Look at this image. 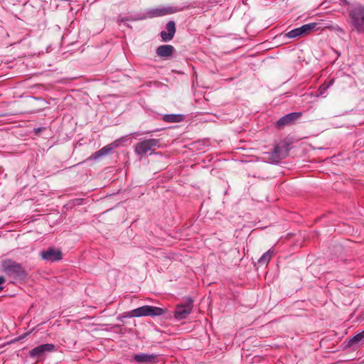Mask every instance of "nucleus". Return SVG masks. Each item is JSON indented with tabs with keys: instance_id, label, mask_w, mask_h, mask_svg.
<instances>
[{
	"instance_id": "2eb2a0df",
	"label": "nucleus",
	"mask_w": 364,
	"mask_h": 364,
	"mask_svg": "<svg viewBox=\"0 0 364 364\" xmlns=\"http://www.w3.org/2000/svg\"><path fill=\"white\" fill-rule=\"evenodd\" d=\"M274 255V252L271 250H268L258 259V264L260 266L267 265Z\"/></svg>"
},
{
	"instance_id": "6e6552de",
	"label": "nucleus",
	"mask_w": 364,
	"mask_h": 364,
	"mask_svg": "<svg viewBox=\"0 0 364 364\" xmlns=\"http://www.w3.org/2000/svg\"><path fill=\"white\" fill-rule=\"evenodd\" d=\"M192 301L191 300L189 302L186 304H180L178 305L176 308L174 312V316L177 319H183L187 317L188 314H191L192 311Z\"/></svg>"
},
{
	"instance_id": "6ab92c4d",
	"label": "nucleus",
	"mask_w": 364,
	"mask_h": 364,
	"mask_svg": "<svg viewBox=\"0 0 364 364\" xmlns=\"http://www.w3.org/2000/svg\"><path fill=\"white\" fill-rule=\"evenodd\" d=\"M161 37L162 40L165 42L169 41L173 38V36L171 34L167 33L165 31L161 32Z\"/></svg>"
},
{
	"instance_id": "39448f33",
	"label": "nucleus",
	"mask_w": 364,
	"mask_h": 364,
	"mask_svg": "<svg viewBox=\"0 0 364 364\" xmlns=\"http://www.w3.org/2000/svg\"><path fill=\"white\" fill-rule=\"evenodd\" d=\"M317 26L318 24L316 23L304 24L299 28L290 31L286 35L289 38L304 37L310 34L313 31H317Z\"/></svg>"
},
{
	"instance_id": "dca6fc26",
	"label": "nucleus",
	"mask_w": 364,
	"mask_h": 364,
	"mask_svg": "<svg viewBox=\"0 0 364 364\" xmlns=\"http://www.w3.org/2000/svg\"><path fill=\"white\" fill-rule=\"evenodd\" d=\"M362 341H364V330L362 332L356 334L353 337L349 338L348 346H351L354 343H357Z\"/></svg>"
},
{
	"instance_id": "7ed1b4c3",
	"label": "nucleus",
	"mask_w": 364,
	"mask_h": 364,
	"mask_svg": "<svg viewBox=\"0 0 364 364\" xmlns=\"http://www.w3.org/2000/svg\"><path fill=\"white\" fill-rule=\"evenodd\" d=\"M2 271L9 276L15 278H24L26 276V271L22 266L11 259H6L2 262Z\"/></svg>"
},
{
	"instance_id": "423d86ee",
	"label": "nucleus",
	"mask_w": 364,
	"mask_h": 364,
	"mask_svg": "<svg viewBox=\"0 0 364 364\" xmlns=\"http://www.w3.org/2000/svg\"><path fill=\"white\" fill-rule=\"evenodd\" d=\"M56 350L55 346L51 343H46L38 346L32 349L29 355L31 358H41L46 353L54 352Z\"/></svg>"
},
{
	"instance_id": "0eeeda50",
	"label": "nucleus",
	"mask_w": 364,
	"mask_h": 364,
	"mask_svg": "<svg viewBox=\"0 0 364 364\" xmlns=\"http://www.w3.org/2000/svg\"><path fill=\"white\" fill-rule=\"evenodd\" d=\"M42 259L50 262L59 261L62 259V252L55 248H48L41 252Z\"/></svg>"
},
{
	"instance_id": "f03ea898",
	"label": "nucleus",
	"mask_w": 364,
	"mask_h": 364,
	"mask_svg": "<svg viewBox=\"0 0 364 364\" xmlns=\"http://www.w3.org/2000/svg\"><path fill=\"white\" fill-rule=\"evenodd\" d=\"M159 146L160 141L158 139H144L135 144L134 151L137 155L143 156L149 153L152 154Z\"/></svg>"
},
{
	"instance_id": "f8f14e48",
	"label": "nucleus",
	"mask_w": 364,
	"mask_h": 364,
	"mask_svg": "<svg viewBox=\"0 0 364 364\" xmlns=\"http://www.w3.org/2000/svg\"><path fill=\"white\" fill-rule=\"evenodd\" d=\"M287 155V151L285 148H281L279 146H276L272 153L271 159L273 162L278 163L281 159L285 158Z\"/></svg>"
},
{
	"instance_id": "f3484780",
	"label": "nucleus",
	"mask_w": 364,
	"mask_h": 364,
	"mask_svg": "<svg viewBox=\"0 0 364 364\" xmlns=\"http://www.w3.org/2000/svg\"><path fill=\"white\" fill-rule=\"evenodd\" d=\"M164 119L168 122H179L183 119V116L181 114H167L164 116Z\"/></svg>"
},
{
	"instance_id": "20e7f679",
	"label": "nucleus",
	"mask_w": 364,
	"mask_h": 364,
	"mask_svg": "<svg viewBox=\"0 0 364 364\" xmlns=\"http://www.w3.org/2000/svg\"><path fill=\"white\" fill-rule=\"evenodd\" d=\"M166 311V309L146 305L133 309L129 312V316L132 317L158 316L164 314Z\"/></svg>"
},
{
	"instance_id": "4468645a",
	"label": "nucleus",
	"mask_w": 364,
	"mask_h": 364,
	"mask_svg": "<svg viewBox=\"0 0 364 364\" xmlns=\"http://www.w3.org/2000/svg\"><path fill=\"white\" fill-rule=\"evenodd\" d=\"M112 149L113 147L112 144L107 145L102 148L101 149H100L99 151L92 154V155L90 156V159L96 160L102 156L108 155L109 154L111 153Z\"/></svg>"
},
{
	"instance_id": "aec40b11",
	"label": "nucleus",
	"mask_w": 364,
	"mask_h": 364,
	"mask_svg": "<svg viewBox=\"0 0 364 364\" xmlns=\"http://www.w3.org/2000/svg\"><path fill=\"white\" fill-rule=\"evenodd\" d=\"M5 282V278L2 276L0 277V291L3 289L1 285Z\"/></svg>"
},
{
	"instance_id": "1a4fd4ad",
	"label": "nucleus",
	"mask_w": 364,
	"mask_h": 364,
	"mask_svg": "<svg viewBox=\"0 0 364 364\" xmlns=\"http://www.w3.org/2000/svg\"><path fill=\"white\" fill-rule=\"evenodd\" d=\"M301 113L292 112L287 114L277 122V127L281 128L293 124L299 117Z\"/></svg>"
},
{
	"instance_id": "9b49d317",
	"label": "nucleus",
	"mask_w": 364,
	"mask_h": 364,
	"mask_svg": "<svg viewBox=\"0 0 364 364\" xmlns=\"http://www.w3.org/2000/svg\"><path fill=\"white\" fill-rule=\"evenodd\" d=\"M175 48L171 45L160 46L156 49V54L161 58H168L172 55Z\"/></svg>"
},
{
	"instance_id": "ddd939ff",
	"label": "nucleus",
	"mask_w": 364,
	"mask_h": 364,
	"mask_svg": "<svg viewBox=\"0 0 364 364\" xmlns=\"http://www.w3.org/2000/svg\"><path fill=\"white\" fill-rule=\"evenodd\" d=\"M156 355L152 354V355H149V354H146V353H139V354H136L134 356V359L136 362L139 363H152L154 362V360H155L156 358Z\"/></svg>"
},
{
	"instance_id": "9d476101",
	"label": "nucleus",
	"mask_w": 364,
	"mask_h": 364,
	"mask_svg": "<svg viewBox=\"0 0 364 364\" xmlns=\"http://www.w3.org/2000/svg\"><path fill=\"white\" fill-rule=\"evenodd\" d=\"M178 11L179 9H177L173 6H163L161 8L151 9L149 11V14H150L151 16L154 17L174 14Z\"/></svg>"
},
{
	"instance_id": "f257e3e1",
	"label": "nucleus",
	"mask_w": 364,
	"mask_h": 364,
	"mask_svg": "<svg viewBox=\"0 0 364 364\" xmlns=\"http://www.w3.org/2000/svg\"><path fill=\"white\" fill-rule=\"evenodd\" d=\"M350 22L359 33H364V6L357 5L349 11Z\"/></svg>"
},
{
	"instance_id": "a211bd4d",
	"label": "nucleus",
	"mask_w": 364,
	"mask_h": 364,
	"mask_svg": "<svg viewBox=\"0 0 364 364\" xmlns=\"http://www.w3.org/2000/svg\"><path fill=\"white\" fill-rule=\"evenodd\" d=\"M166 28L167 30V33L171 34L173 36H174V34L176 33V26L175 23L173 21H170L166 23Z\"/></svg>"
}]
</instances>
